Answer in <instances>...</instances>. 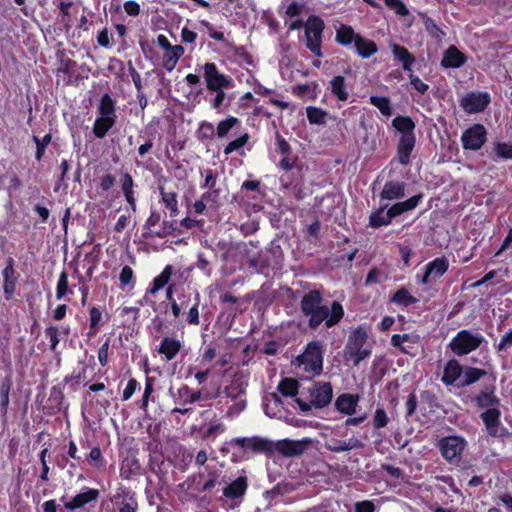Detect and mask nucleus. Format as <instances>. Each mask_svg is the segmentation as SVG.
<instances>
[{"instance_id":"obj_1","label":"nucleus","mask_w":512,"mask_h":512,"mask_svg":"<svg viewBox=\"0 0 512 512\" xmlns=\"http://www.w3.org/2000/svg\"><path fill=\"white\" fill-rule=\"evenodd\" d=\"M300 311L307 318L308 327L316 330L322 323L331 328L340 323L344 317L343 305L332 301L330 306L324 304V297L320 290L313 289L305 293L300 300Z\"/></svg>"},{"instance_id":"obj_2","label":"nucleus","mask_w":512,"mask_h":512,"mask_svg":"<svg viewBox=\"0 0 512 512\" xmlns=\"http://www.w3.org/2000/svg\"><path fill=\"white\" fill-rule=\"evenodd\" d=\"M369 332L366 326L359 325L348 335L343 349V358L346 362H352L358 366L361 361L369 358L372 354V347L368 342Z\"/></svg>"},{"instance_id":"obj_3","label":"nucleus","mask_w":512,"mask_h":512,"mask_svg":"<svg viewBox=\"0 0 512 512\" xmlns=\"http://www.w3.org/2000/svg\"><path fill=\"white\" fill-rule=\"evenodd\" d=\"M260 249L253 241L246 243H231L223 252L221 258L226 263H231L234 267H241L244 260L252 268L260 266Z\"/></svg>"},{"instance_id":"obj_4","label":"nucleus","mask_w":512,"mask_h":512,"mask_svg":"<svg viewBox=\"0 0 512 512\" xmlns=\"http://www.w3.org/2000/svg\"><path fill=\"white\" fill-rule=\"evenodd\" d=\"M309 402L304 401L301 398H296L295 401L299 406V409L303 413H307L314 408L327 407L333 398V389L330 382H313L308 388Z\"/></svg>"},{"instance_id":"obj_5","label":"nucleus","mask_w":512,"mask_h":512,"mask_svg":"<svg viewBox=\"0 0 512 512\" xmlns=\"http://www.w3.org/2000/svg\"><path fill=\"white\" fill-rule=\"evenodd\" d=\"M484 342V336L479 332L462 329L450 340L448 348L456 356H465L477 350Z\"/></svg>"},{"instance_id":"obj_6","label":"nucleus","mask_w":512,"mask_h":512,"mask_svg":"<svg viewBox=\"0 0 512 512\" xmlns=\"http://www.w3.org/2000/svg\"><path fill=\"white\" fill-rule=\"evenodd\" d=\"M300 367L313 376L320 375L323 371V347L318 341L307 344L305 351L297 357Z\"/></svg>"},{"instance_id":"obj_7","label":"nucleus","mask_w":512,"mask_h":512,"mask_svg":"<svg viewBox=\"0 0 512 512\" xmlns=\"http://www.w3.org/2000/svg\"><path fill=\"white\" fill-rule=\"evenodd\" d=\"M325 24L319 16H309L304 29L306 48L316 57H322V38Z\"/></svg>"},{"instance_id":"obj_8","label":"nucleus","mask_w":512,"mask_h":512,"mask_svg":"<svg viewBox=\"0 0 512 512\" xmlns=\"http://www.w3.org/2000/svg\"><path fill=\"white\" fill-rule=\"evenodd\" d=\"M442 457L452 465H458L462 454L466 449L467 442L465 438L458 435H449L438 440L436 444Z\"/></svg>"},{"instance_id":"obj_9","label":"nucleus","mask_w":512,"mask_h":512,"mask_svg":"<svg viewBox=\"0 0 512 512\" xmlns=\"http://www.w3.org/2000/svg\"><path fill=\"white\" fill-rule=\"evenodd\" d=\"M202 69L207 90L234 88L235 82L233 78L230 75L220 72L216 63L206 62Z\"/></svg>"},{"instance_id":"obj_10","label":"nucleus","mask_w":512,"mask_h":512,"mask_svg":"<svg viewBox=\"0 0 512 512\" xmlns=\"http://www.w3.org/2000/svg\"><path fill=\"white\" fill-rule=\"evenodd\" d=\"M487 141V131L484 125L475 123L468 127L461 135L464 150H480Z\"/></svg>"},{"instance_id":"obj_11","label":"nucleus","mask_w":512,"mask_h":512,"mask_svg":"<svg viewBox=\"0 0 512 512\" xmlns=\"http://www.w3.org/2000/svg\"><path fill=\"white\" fill-rule=\"evenodd\" d=\"M278 168L284 171L280 179L286 186L301 182L303 165L297 157H283L278 163Z\"/></svg>"},{"instance_id":"obj_12","label":"nucleus","mask_w":512,"mask_h":512,"mask_svg":"<svg viewBox=\"0 0 512 512\" xmlns=\"http://www.w3.org/2000/svg\"><path fill=\"white\" fill-rule=\"evenodd\" d=\"M100 496L98 489L84 487L80 493L76 494L71 499H68L66 495L60 497V501L63 503V507L68 511H74L81 509L91 502L97 501Z\"/></svg>"},{"instance_id":"obj_13","label":"nucleus","mask_w":512,"mask_h":512,"mask_svg":"<svg viewBox=\"0 0 512 512\" xmlns=\"http://www.w3.org/2000/svg\"><path fill=\"white\" fill-rule=\"evenodd\" d=\"M233 443L242 449H250L254 453L265 454L267 456H271L274 453L273 442L259 436L238 437L233 439Z\"/></svg>"},{"instance_id":"obj_14","label":"nucleus","mask_w":512,"mask_h":512,"mask_svg":"<svg viewBox=\"0 0 512 512\" xmlns=\"http://www.w3.org/2000/svg\"><path fill=\"white\" fill-rule=\"evenodd\" d=\"M217 397L207 390L197 389L193 390L188 385L183 384L177 390L176 402L182 406L192 405L199 401H209Z\"/></svg>"},{"instance_id":"obj_15","label":"nucleus","mask_w":512,"mask_h":512,"mask_svg":"<svg viewBox=\"0 0 512 512\" xmlns=\"http://www.w3.org/2000/svg\"><path fill=\"white\" fill-rule=\"evenodd\" d=\"M420 341L421 337L417 333L394 334L391 337L393 347L412 357L417 356Z\"/></svg>"},{"instance_id":"obj_16","label":"nucleus","mask_w":512,"mask_h":512,"mask_svg":"<svg viewBox=\"0 0 512 512\" xmlns=\"http://www.w3.org/2000/svg\"><path fill=\"white\" fill-rule=\"evenodd\" d=\"M490 95L487 92H469L460 101V106L469 114L484 111L490 104Z\"/></svg>"},{"instance_id":"obj_17","label":"nucleus","mask_w":512,"mask_h":512,"mask_svg":"<svg viewBox=\"0 0 512 512\" xmlns=\"http://www.w3.org/2000/svg\"><path fill=\"white\" fill-rule=\"evenodd\" d=\"M449 269V261L445 256L437 257L428 262L425 266V272L421 279L423 285H427L433 279L442 277Z\"/></svg>"},{"instance_id":"obj_18","label":"nucleus","mask_w":512,"mask_h":512,"mask_svg":"<svg viewBox=\"0 0 512 512\" xmlns=\"http://www.w3.org/2000/svg\"><path fill=\"white\" fill-rule=\"evenodd\" d=\"M15 261L12 257L6 260V266L2 270L4 298L10 301L15 293L18 276L14 269Z\"/></svg>"},{"instance_id":"obj_19","label":"nucleus","mask_w":512,"mask_h":512,"mask_svg":"<svg viewBox=\"0 0 512 512\" xmlns=\"http://www.w3.org/2000/svg\"><path fill=\"white\" fill-rule=\"evenodd\" d=\"M494 385H485L480 392L472 399L474 405L481 409H491L500 406V399L495 394Z\"/></svg>"},{"instance_id":"obj_20","label":"nucleus","mask_w":512,"mask_h":512,"mask_svg":"<svg viewBox=\"0 0 512 512\" xmlns=\"http://www.w3.org/2000/svg\"><path fill=\"white\" fill-rule=\"evenodd\" d=\"M309 441L283 439L274 445V449L285 457L299 456L307 449Z\"/></svg>"},{"instance_id":"obj_21","label":"nucleus","mask_w":512,"mask_h":512,"mask_svg":"<svg viewBox=\"0 0 512 512\" xmlns=\"http://www.w3.org/2000/svg\"><path fill=\"white\" fill-rule=\"evenodd\" d=\"M119 183L129 209L135 213L137 210V200L134 190L136 184L132 175L128 172H121Z\"/></svg>"},{"instance_id":"obj_22","label":"nucleus","mask_w":512,"mask_h":512,"mask_svg":"<svg viewBox=\"0 0 512 512\" xmlns=\"http://www.w3.org/2000/svg\"><path fill=\"white\" fill-rule=\"evenodd\" d=\"M182 349V342L176 338L165 336L157 347L158 354L166 362L176 358Z\"/></svg>"},{"instance_id":"obj_23","label":"nucleus","mask_w":512,"mask_h":512,"mask_svg":"<svg viewBox=\"0 0 512 512\" xmlns=\"http://www.w3.org/2000/svg\"><path fill=\"white\" fill-rule=\"evenodd\" d=\"M248 489V479L246 476H239L234 481L223 488V495L231 500H242Z\"/></svg>"},{"instance_id":"obj_24","label":"nucleus","mask_w":512,"mask_h":512,"mask_svg":"<svg viewBox=\"0 0 512 512\" xmlns=\"http://www.w3.org/2000/svg\"><path fill=\"white\" fill-rule=\"evenodd\" d=\"M467 56L455 45H450L443 53L441 66L443 68H460L467 62Z\"/></svg>"},{"instance_id":"obj_25","label":"nucleus","mask_w":512,"mask_h":512,"mask_svg":"<svg viewBox=\"0 0 512 512\" xmlns=\"http://www.w3.org/2000/svg\"><path fill=\"white\" fill-rule=\"evenodd\" d=\"M416 144L415 134L401 135L397 144V156L401 165H408L410 163L411 153Z\"/></svg>"},{"instance_id":"obj_26","label":"nucleus","mask_w":512,"mask_h":512,"mask_svg":"<svg viewBox=\"0 0 512 512\" xmlns=\"http://www.w3.org/2000/svg\"><path fill=\"white\" fill-rule=\"evenodd\" d=\"M391 52L394 58L399 61L402 68L406 72H413V65L416 62V57L404 46L397 43L390 44Z\"/></svg>"},{"instance_id":"obj_27","label":"nucleus","mask_w":512,"mask_h":512,"mask_svg":"<svg viewBox=\"0 0 512 512\" xmlns=\"http://www.w3.org/2000/svg\"><path fill=\"white\" fill-rule=\"evenodd\" d=\"M359 402L357 394L343 393L335 401V408L342 414L351 416L355 413Z\"/></svg>"},{"instance_id":"obj_28","label":"nucleus","mask_w":512,"mask_h":512,"mask_svg":"<svg viewBox=\"0 0 512 512\" xmlns=\"http://www.w3.org/2000/svg\"><path fill=\"white\" fill-rule=\"evenodd\" d=\"M463 367L456 359H450L444 366L441 381L446 386L453 385L462 375Z\"/></svg>"},{"instance_id":"obj_29","label":"nucleus","mask_w":512,"mask_h":512,"mask_svg":"<svg viewBox=\"0 0 512 512\" xmlns=\"http://www.w3.org/2000/svg\"><path fill=\"white\" fill-rule=\"evenodd\" d=\"M361 34L356 33L352 26L347 24H340L336 28L335 42L343 47H349L355 44L356 39Z\"/></svg>"},{"instance_id":"obj_30","label":"nucleus","mask_w":512,"mask_h":512,"mask_svg":"<svg viewBox=\"0 0 512 512\" xmlns=\"http://www.w3.org/2000/svg\"><path fill=\"white\" fill-rule=\"evenodd\" d=\"M406 184L401 181H387L380 193V198L386 200L400 199L405 196Z\"/></svg>"},{"instance_id":"obj_31","label":"nucleus","mask_w":512,"mask_h":512,"mask_svg":"<svg viewBox=\"0 0 512 512\" xmlns=\"http://www.w3.org/2000/svg\"><path fill=\"white\" fill-rule=\"evenodd\" d=\"M330 92L340 102H346L349 99V91L346 79L342 75L334 76L330 82Z\"/></svg>"},{"instance_id":"obj_32","label":"nucleus","mask_w":512,"mask_h":512,"mask_svg":"<svg viewBox=\"0 0 512 512\" xmlns=\"http://www.w3.org/2000/svg\"><path fill=\"white\" fill-rule=\"evenodd\" d=\"M142 473L139 460L135 457H126L120 466V477L124 480H131L134 476Z\"/></svg>"},{"instance_id":"obj_33","label":"nucleus","mask_w":512,"mask_h":512,"mask_svg":"<svg viewBox=\"0 0 512 512\" xmlns=\"http://www.w3.org/2000/svg\"><path fill=\"white\" fill-rule=\"evenodd\" d=\"M422 199H423V194L418 193V194L408 198L405 201L397 202L390 207V215H393L395 218L397 216L402 215L403 213H405L407 211H411L418 206V204L421 202Z\"/></svg>"},{"instance_id":"obj_34","label":"nucleus","mask_w":512,"mask_h":512,"mask_svg":"<svg viewBox=\"0 0 512 512\" xmlns=\"http://www.w3.org/2000/svg\"><path fill=\"white\" fill-rule=\"evenodd\" d=\"M13 386L11 374L6 375L0 381V413L2 416L7 415L9 403H10V391Z\"/></svg>"},{"instance_id":"obj_35","label":"nucleus","mask_w":512,"mask_h":512,"mask_svg":"<svg viewBox=\"0 0 512 512\" xmlns=\"http://www.w3.org/2000/svg\"><path fill=\"white\" fill-rule=\"evenodd\" d=\"M388 205L380 206L378 209L373 211L369 216V226L372 228H380L391 224V220L394 218L390 215V208L386 210Z\"/></svg>"},{"instance_id":"obj_36","label":"nucleus","mask_w":512,"mask_h":512,"mask_svg":"<svg viewBox=\"0 0 512 512\" xmlns=\"http://www.w3.org/2000/svg\"><path fill=\"white\" fill-rule=\"evenodd\" d=\"M185 50L181 45H174L168 50H165L162 56L163 67L171 72L177 65L179 59L183 56Z\"/></svg>"},{"instance_id":"obj_37","label":"nucleus","mask_w":512,"mask_h":512,"mask_svg":"<svg viewBox=\"0 0 512 512\" xmlns=\"http://www.w3.org/2000/svg\"><path fill=\"white\" fill-rule=\"evenodd\" d=\"M172 274L173 266L170 264L166 265L162 272L153 279L150 287L146 291V294L155 295L159 290L168 285Z\"/></svg>"},{"instance_id":"obj_38","label":"nucleus","mask_w":512,"mask_h":512,"mask_svg":"<svg viewBox=\"0 0 512 512\" xmlns=\"http://www.w3.org/2000/svg\"><path fill=\"white\" fill-rule=\"evenodd\" d=\"M500 416L501 411L499 410V407L487 409L481 414L480 417L490 435H496V428L500 424Z\"/></svg>"},{"instance_id":"obj_39","label":"nucleus","mask_w":512,"mask_h":512,"mask_svg":"<svg viewBox=\"0 0 512 512\" xmlns=\"http://www.w3.org/2000/svg\"><path fill=\"white\" fill-rule=\"evenodd\" d=\"M354 47L357 54L364 59L370 58L378 51L377 44L373 40L367 39L362 35L356 39Z\"/></svg>"},{"instance_id":"obj_40","label":"nucleus","mask_w":512,"mask_h":512,"mask_svg":"<svg viewBox=\"0 0 512 512\" xmlns=\"http://www.w3.org/2000/svg\"><path fill=\"white\" fill-rule=\"evenodd\" d=\"M104 323L103 311L98 307L92 306L89 309V330L87 336L89 338L96 336Z\"/></svg>"},{"instance_id":"obj_41","label":"nucleus","mask_w":512,"mask_h":512,"mask_svg":"<svg viewBox=\"0 0 512 512\" xmlns=\"http://www.w3.org/2000/svg\"><path fill=\"white\" fill-rule=\"evenodd\" d=\"M159 193L162 203L170 211V216H177L179 214L177 193L175 191H166L162 186L159 187Z\"/></svg>"},{"instance_id":"obj_42","label":"nucleus","mask_w":512,"mask_h":512,"mask_svg":"<svg viewBox=\"0 0 512 512\" xmlns=\"http://www.w3.org/2000/svg\"><path fill=\"white\" fill-rule=\"evenodd\" d=\"M115 123L116 119L112 117L98 116L92 128L93 134L96 138L103 139Z\"/></svg>"},{"instance_id":"obj_43","label":"nucleus","mask_w":512,"mask_h":512,"mask_svg":"<svg viewBox=\"0 0 512 512\" xmlns=\"http://www.w3.org/2000/svg\"><path fill=\"white\" fill-rule=\"evenodd\" d=\"M392 126L401 133V135L415 134L416 124L409 116L398 115L392 120Z\"/></svg>"},{"instance_id":"obj_44","label":"nucleus","mask_w":512,"mask_h":512,"mask_svg":"<svg viewBox=\"0 0 512 512\" xmlns=\"http://www.w3.org/2000/svg\"><path fill=\"white\" fill-rule=\"evenodd\" d=\"M98 113L99 116L102 117H112L117 119L116 101L108 93H105L101 96L98 106Z\"/></svg>"},{"instance_id":"obj_45","label":"nucleus","mask_w":512,"mask_h":512,"mask_svg":"<svg viewBox=\"0 0 512 512\" xmlns=\"http://www.w3.org/2000/svg\"><path fill=\"white\" fill-rule=\"evenodd\" d=\"M240 124L241 121L232 115L222 119L218 122L215 128L217 138H225L234 127L239 126Z\"/></svg>"},{"instance_id":"obj_46","label":"nucleus","mask_w":512,"mask_h":512,"mask_svg":"<svg viewBox=\"0 0 512 512\" xmlns=\"http://www.w3.org/2000/svg\"><path fill=\"white\" fill-rule=\"evenodd\" d=\"M68 278H69V276H68L67 271L62 270L61 273L59 274L57 285H56V299L57 300H62L64 298H66L68 295L74 294L73 289L69 286Z\"/></svg>"},{"instance_id":"obj_47","label":"nucleus","mask_w":512,"mask_h":512,"mask_svg":"<svg viewBox=\"0 0 512 512\" xmlns=\"http://www.w3.org/2000/svg\"><path fill=\"white\" fill-rule=\"evenodd\" d=\"M463 379L458 385L460 387L470 386L478 382L483 376L486 375V371L477 367H466L463 369Z\"/></svg>"},{"instance_id":"obj_48","label":"nucleus","mask_w":512,"mask_h":512,"mask_svg":"<svg viewBox=\"0 0 512 512\" xmlns=\"http://www.w3.org/2000/svg\"><path fill=\"white\" fill-rule=\"evenodd\" d=\"M176 230V221H167L164 220L162 222V227L158 231L150 230V232H143L142 236L146 239L148 238H166L167 236L174 235Z\"/></svg>"},{"instance_id":"obj_49","label":"nucleus","mask_w":512,"mask_h":512,"mask_svg":"<svg viewBox=\"0 0 512 512\" xmlns=\"http://www.w3.org/2000/svg\"><path fill=\"white\" fill-rule=\"evenodd\" d=\"M278 391L285 397H294L299 391V382L294 378H283L278 386Z\"/></svg>"},{"instance_id":"obj_50","label":"nucleus","mask_w":512,"mask_h":512,"mask_svg":"<svg viewBox=\"0 0 512 512\" xmlns=\"http://www.w3.org/2000/svg\"><path fill=\"white\" fill-rule=\"evenodd\" d=\"M418 15L423 22L425 30L431 37L440 39L445 36V33L440 29L436 22L427 15V13L419 12Z\"/></svg>"},{"instance_id":"obj_51","label":"nucleus","mask_w":512,"mask_h":512,"mask_svg":"<svg viewBox=\"0 0 512 512\" xmlns=\"http://www.w3.org/2000/svg\"><path fill=\"white\" fill-rule=\"evenodd\" d=\"M417 301L418 299L411 295L409 291L404 287L398 289L391 298V302L403 307L413 305L417 303Z\"/></svg>"},{"instance_id":"obj_52","label":"nucleus","mask_w":512,"mask_h":512,"mask_svg":"<svg viewBox=\"0 0 512 512\" xmlns=\"http://www.w3.org/2000/svg\"><path fill=\"white\" fill-rule=\"evenodd\" d=\"M195 134L201 142L211 141L216 136V130L211 122L204 120L199 123Z\"/></svg>"},{"instance_id":"obj_53","label":"nucleus","mask_w":512,"mask_h":512,"mask_svg":"<svg viewBox=\"0 0 512 512\" xmlns=\"http://www.w3.org/2000/svg\"><path fill=\"white\" fill-rule=\"evenodd\" d=\"M369 101L381 112L382 115L386 117L392 115V106L388 97L372 95L370 96Z\"/></svg>"},{"instance_id":"obj_54","label":"nucleus","mask_w":512,"mask_h":512,"mask_svg":"<svg viewBox=\"0 0 512 512\" xmlns=\"http://www.w3.org/2000/svg\"><path fill=\"white\" fill-rule=\"evenodd\" d=\"M260 181L258 180H246L242 183L241 189H240V195H234L233 199L238 203L242 204L247 197L245 194V191H253L257 194H260Z\"/></svg>"},{"instance_id":"obj_55","label":"nucleus","mask_w":512,"mask_h":512,"mask_svg":"<svg viewBox=\"0 0 512 512\" xmlns=\"http://www.w3.org/2000/svg\"><path fill=\"white\" fill-rule=\"evenodd\" d=\"M86 460L89 465L97 469L104 468L107 465V460L104 458L99 446H95L90 450Z\"/></svg>"},{"instance_id":"obj_56","label":"nucleus","mask_w":512,"mask_h":512,"mask_svg":"<svg viewBox=\"0 0 512 512\" xmlns=\"http://www.w3.org/2000/svg\"><path fill=\"white\" fill-rule=\"evenodd\" d=\"M307 119L310 124L322 125L326 122V111L321 108L308 106L306 108Z\"/></svg>"},{"instance_id":"obj_57","label":"nucleus","mask_w":512,"mask_h":512,"mask_svg":"<svg viewBox=\"0 0 512 512\" xmlns=\"http://www.w3.org/2000/svg\"><path fill=\"white\" fill-rule=\"evenodd\" d=\"M224 393L226 397L236 400L241 396L245 395L246 388L242 382L238 380H233L228 386L225 387Z\"/></svg>"},{"instance_id":"obj_58","label":"nucleus","mask_w":512,"mask_h":512,"mask_svg":"<svg viewBox=\"0 0 512 512\" xmlns=\"http://www.w3.org/2000/svg\"><path fill=\"white\" fill-rule=\"evenodd\" d=\"M249 139H250V135L247 132L240 135L236 139L230 141L224 147L223 153L226 156H228V155L232 154L233 152L240 150L242 147H244L248 143Z\"/></svg>"},{"instance_id":"obj_59","label":"nucleus","mask_w":512,"mask_h":512,"mask_svg":"<svg viewBox=\"0 0 512 512\" xmlns=\"http://www.w3.org/2000/svg\"><path fill=\"white\" fill-rule=\"evenodd\" d=\"M493 151L498 159L508 160L512 159V144L506 142H494Z\"/></svg>"},{"instance_id":"obj_60","label":"nucleus","mask_w":512,"mask_h":512,"mask_svg":"<svg viewBox=\"0 0 512 512\" xmlns=\"http://www.w3.org/2000/svg\"><path fill=\"white\" fill-rule=\"evenodd\" d=\"M228 49L233 52L235 57L239 58L246 65L254 66V59L245 46H237L232 42Z\"/></svg>"},{"instance_id":"obj_61","label":"nucleus","mask_w":512,"mask_h":512,"mask_svg":"<svg viewBox=\"0 0 512 512\" xmlns=\"http://www.w3.org/2000/svg\"><path fill=\"white\" fill-rule=\"evenodd\" d=\"M45 336L49 339L50 342V350L52 352H56L57 346L60 342V329L57 326L50 325L47 326L44 330Z\"/></svg>"},{"instance_id":"obj_62","label":"nucleus","mask_w":512,"mask_h":512,"mask_svg":"<svg viewBox=\"0 0 512 512\" xmlns=\"http://www.w3.org/2000/svg\"><path fill=\"white\" fill-rule=\"evenodd\" d=\"M119 281L123 287H130L133 288L136 283L135 275L133 269L125 265L119 274Z\"/></svg>"},{"instance_id":"obj_63","label":"nucleus","mask_w":512,"mask_h":512,"mask_svg":"<svg viewBox=\"0 0 512 512\" xmlns=\"http://www.w3.org/2000/svg\"><path fill=\"white\" fill-rule=\"evenodd\" d=\"M64 393L59 386H52L50 389V395L48 401L51 403V407L57 410L61 409L64 401Z\"/></svg>"},{"instance_id":"obj_64","label":"nucleus","mask_w":512,"mask_h":512,"mask_svg":"<svg viewBox=\"0 0 512 512\" xmlns=\"http://www.w3.org/2000/svg\"><path fill=\"white\" fill-rule=\"evenodd\" d=\"M385 5L395 12L398 16L405 17L409 15V10L402 0H384Z\"/></svg>"}]
</instances>
